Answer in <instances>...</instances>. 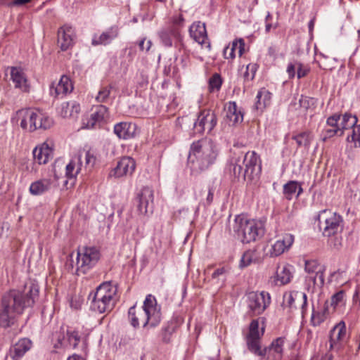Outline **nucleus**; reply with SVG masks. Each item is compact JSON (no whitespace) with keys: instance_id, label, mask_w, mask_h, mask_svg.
I'll use <instances>...</instances> for the list:
<instances>
[{"instance_id":"nucleus-1","label":"nucleus","mask_w":360,"mask_h":360,"mask_svg":"<svg viewBox=\"0 0 360 360\" xmlns=\"http://www.w3.org/2000/svg\"><path fill=\"white\" fill-rule=\"evenodd\" d=\"M39 292V285L30 282L25 284L23 292L11 290L5 292L0 304V326L8 328L13 326L25 309L34 304Z\"/></svg>"},{"instance_id":"nucleus-2","label":"nucleus","mask_w":360,"mask_h":360,"mask_svg":"<svg viewBox=\"0 0 360 360\" xmlns=\"http://www.w3.org/2000/svg\"><path fill=\"white\" fill-rule=\"evenodd\" d=\"M161 307L155 296L146 295L141 309H136V304L128 310V320L134 328H138L141 323L144 329L154 328L161 322Z\"/></svg>"},{"instance_id":"nucleus-3","label":"nucleus","mask_w":360,"mask_h":360,"mask_svg":"<svg viewBox=\"0 0 360 360\" xmlns=\"http://www.w3.org/2000/svg\"><path fill=\"white\" fill-rule=\"evenodd\" d=\"M218 155L217 145L211 140L193 142L190 148L188 166L193 173L207 169L216 160Z\"/></svg>"},{"instance_id":"nucleus-4","label":"nucleus","mask_w":360,"mask_h":360,"mask_svg":"<svg viewBox=\"0 0 360 360\" xmlns=\"http://www.w3.org/2000/svg\"><path fill=\"white\" fill-rule=\"evenodd\" d=\"M74 253L69 255L65 263L66 269L73 274H86L93 269L101 258L100 250L94 246H83L79 248L76 257Z\"/></svg>"},{"instance_id":"nucleus-5","label":"nucleus","mask_w":360,"mask_h":360,"mask_svg":"<svg viewBox=\"0 0 360 360\" xmlns=\"http://www.w3.org/2000/svg\"><path fill=\"white\" fill-rule=\"evenodd\" d=\"M236 237L243 243L255 242L263 237L264 224L261 220L249 219L245 214L236 215L232 225Z\"/></svg>"},{"instance_id":"nucleus-6","label":"nucleus","mask_w":360,"mask_h":360,"mask_svg":"<svg viewBox=\"0 0 360 360\" xmlns=\"http://www.w3.org/2000/svg\"><path fill=\"white\" fill-rule=\"evenodd\" d=\"M357 122V117L350 112L334 113L327 117L321 133V139L326 142L335 136L341 137L345 131L350 129Z\"/></svg>"},{"instance_id":"nucleus-7","label":"nucleus","mask_w":360,"mask_h":360,"mask_svg":"<svg viewBox=\"0 0 360 360\" xmlns=\"http://www.w3.org/2000/svg\"><path fill=\"white\" fill-rule=\"evenodd\" d=\"M16 116L20 127L30 132L37 129H47L53 124V119L39 109H21L17 111Z\"/></svg>"},{"instance_id":"nucleus-8","label":"nucleus","mask_w":360,"mask_h":360,"mask_svg":"<svg viewBox=\"0 0 360 360\" xmlns=\"http://www.w3.org/2000/svg\"><path fill=\"white\" fill-rule=\"evenodd\" d=\"M116 292L115 286L110 281L101 283L96 288V291L89 295L91 309L99 314L110 311L114 306L113 298Z\"/></svg>"},{"instance_id":"nucleus-9","label":"nucleus","mask_w":360,"mask_h":360,"mask_svg":"<svg viewBox=\"0 0 360 360\" xmlns=\"http://www.w3.org/2000/svg\"><path fill=\"white\" fill-rule=\"evenodd\" d=\"M185 19L181 14L173 15L169 22L157 32L160 43L165 48H171L183 39L181 30L184 27Z\"/></svg>"},{"instance_id":"nucleus-10","label":"nucleus","mask_w":360,"mask_h":360,"mask_svg":"<svg viewBox=\"0 0 360 360\" xmlns=\"http://www.w3.org/2000/svg\"><path fill=\"white\" fill-rule=\"evenodd\" d=\"M319 226L323 227L324 236L330 237L335 235L340 229L342 218L340 214L328 210H323L317 216Z\"/></svg>"},{"instance_id":"nucleus-11","label":"nucleus","mask_w":360,"mask_h":360,"mask_svg":"<svg viewBox=\"0 0 360 360\" xmlns=\"http://www.w3.org/2000/svg\"><path fill=\"white\" fill-rule=\"evenodd\" d=\"M271 295L266 291L252 292L248 296V305L253 316L262 314L271 304Z\"/></svg>"},{"instance_id":"nucleus-12","label":"nucleus","mask_w":360,"mask_h":360,"mask_svg":"<svg viewBox=\"0 0 360 360\" xmlns=\"http://www.w3.org/2000/svg\"><path fill=\"white\" fill-rule=\"evenodd\" d=\"M242 156V162L248 178L253 179L259 176L262 171V162L259 155L255 151H248L246 153H239Z\"/></svg>"},{"instance_id":"nucleus-13","label":"nucleus","mask_w":360,"mask_h":360,"mask_svg":"<svg viewBox=\"0 0 360 360\" xmlns=\"http://www.w3.org/2000/svg\"><path fill=\"white\" fill-rule=\"evenodd\" d=\"M217 123L216 113L210 109H203L200 111L197 120L194 122V129L200 134L210 133Z\"/></svg>"},{"instance_id":"nucleus-14","label":"nucleus","mask_w":360,"mask_h":360,"mask_svg":"<svg viewBox=\"0 0 360 360\" xmlns=\"http://www.w3.org/2000/svg\"><path fill=\"white\" fill-rule=\"evenodd\" d=\"M56 335L57 339L56 348L70 346L75 349L81 340L79 331L68 326H62L60 332L57 333Z\"/></svg>"},{"instance_id":"nucleus-15","label":"nucleus","mask_w":360,"mask_h":360,"mask_svg":"<svg viewBox=\"0 0 360 360\" xmlns=\"http://www.w3.org/2000/svg\"><path fill=\"white\" fill-rule=\"evenodd\" d=\"M347 338V328L345 321L338 323L330 331V350L339 353L344 348Z\"/></svg>"},{"instance_id":"nucleus-16","label":"nucleus","mask_w":360,"mask_h":360,"mask_svg":"<svg viewBox=\"0 0 360 360\" xmlns=\"http://www.w3.org/2000/svg\"><path fill=\"white\" fill-rule=\"evenodd\" d=\"M304 271L311 275L314 285L322 287L324 285V273L326 267L322 265L316 259H309L304 260Z\"/></svg>"},{"instance_id":"nucleus-17","label":"nucleus","mask_w":360,"mask_h":360,"mask_svg":"<svg viewBox=\"0 0 360 360\" xmlns=\"http://www.w3.org/2000/svg\"><path fill=\"white\" fill-rule=\"evenodd\" d=\"M283 304L290 309H296L297 304H299L304 318L307 312V295L305 292L296 290L285 292L283 295Z\"/></svg>"},{"instance_id":"nucleus-18","label":"nucleus","mask_w":360,"mask_h":360,"mask_svg":"<svg viewBox=\"0 0 360 360\" xmlns=\"http://www.w3.org/2000/svg\"><path fill=\"white\" fill-rule=\"evenodd\" d=\"M57 35L58 46L61 51H65L74 46L76 40V33L75 28L71 25L65 24L60 27Z\"/></svg>"},{"instance_id":"nucleus-19","label":"nucleus","mask_w":360,"mask_h":360,"mask_svg":"<svg viewBox=\"0 0 360 360\" xmlns=\"http://www.w3.org/2000/svg\"><path fill=\"white\" fill-rule=\"evenodd\" d=\"M189 34L202 49H206L209 51L211 50V43L207 36L205 23L200 21L194 22L189 27Z\"/></svg>"},{"instance_id":"nucleus-20","label":"nucleus","mask_w":360,"mask_h":360,"mask_svg":"<svg viewBox=\"0 0 360 360\" xmlns=\"http://www.w3.org/2000/svg\"><path fill=\"white\" fill-rule=\"evenodd\" d=\"M135 169L134 159L129 156H124L117 162L116 167L112 169L110 176L115 178L131 176Z\"/></svg>"},{"instance_id":"nucleus-21","label":"nucleus","mask_w":360,"mask_h":360,"mask_svg":"<svg viewBox=\"0 0 360 360\" xmlns=\"http://www.w3.org/2000/svg\"><path fill=\"white\" fill-rule=\"evenodd\" d=\"M153 191L148 187H143L137 193L136 201L137 210L141 214H146L149 211L152 212L153 203Z\"/></svg>"},{"instance_id":"nucleus-22","label":"nucleus","mask_w":360,"mask_h":360,"mask_svg":"<svg viewBox=\"0 0 360 360\" xmlns=\"http://www.w3.org/2000/svg\"><path fill=\"white\" fill-rule=\"evenodd\" d=\"M74 86L70 77L61 76L57 83H52L50 86V94L54 98H63L73 91Z\"/></svg>"},{"instance_id":"nucleus-23","label":"nucleus","mask_w":360,"mask_h":360,"mask_svg":"<svg viewBox=\"0 0 360 360\" xmlns=\"http://www.w3.org/2000/svg\"><path fill=\"white\" fill-rule=\"evenodd\" d=\"M293 266L286 264L277 268L275 275L270 277L269 283L271 285L281 286L290 282L292 278Z\"/></svg>"},{"instance_id":"nucleus-24","label":"nucleus","mask_w":360,"mask_h":360,"mask_svg":"<svg viewBox=\"0 0 360 360\" xmlns=\"http://www.w3.org/2000/svg\"><path fill=\"white\" fill-rule=\"evenodd\" d=\"M108 108L103 105H98L95 107L94 112L90 117L82 120V128L90 129L96 127L97 124L102 122L108 116Z\"/></svg>"},{"instance_id":"nucleus-25","label":"nucleus","mask_w":360,"mask_h":360,"mask_svg":"<svg viewBox=\"0 0 360 360\" xmlns=\"http://www.w3.org/2000/svg\"><path fill=\"white\" fill-rule=\"evenodd\" d=\"M295 236L291 233H285L278 238L272 245L270 250L271 257H278L284 252L288 250L292 245Z\"/></svg>"},{"instance_id":"nucleus-26","label":"nucleus","mask_w":360,"mask_h":360,"mask_svg":"<svg viewBox=\"0 0 360 360\" xmlns=\"http://www.w3.org/2000/svg\"><path fill=\"white\" fill-rule=\"evenodd\" d=\"M119 33L118 26L112 25L101 34H94L91 40V44L93 46L108 45L119 36Z\"/></svg>"},{"instance_id":"nucleus-27","label":"nucleus","mask_w":360,"mask_h":360,"mask_svg":"<svg viewBox=\"0 0 360 360\" xmlns=\"http://www.w3.org/2000/svg\"><path fill=\"white\" fill-rule=\"evenodd\" d=\"M228 169L233 181L239 180L240 178L243 179L248 178L246 173H245L242 156H239L238 153H234L230 159Z\"/></svg>"},{"instance_id":"nucleus-28","label":"nucleus","mask_w":360,"mask_h":360,"mask_svg":"<svg viewBox=\"0 0 360 360\" xmlns=\"http://www.w3.org/2000/svg\"><path fill=\"white\" fill-rule=\"evenodd\" d=\"M284 338H278L269 347H264V359L266 360H281L283 354Z\"/></svg>"},{"instance_id":"nucleus-29","label":"nucleus","mask_w":360,"mask_h":360,"mask_svg":"<svg viewBox=\"0 0 360 360\" xmlns=\"http://www.w3.org/2000/svg\"><path fill=\"white\" fill-rule=\"evenodd\" d=\"M33 156L34 161L39 165H45L53 158V150L45 142L34 148Z\"/></svg>"},{"instance_id":"nucleus-30","label":"nucleus","mask_w":360,"mask_h":360,"mask_svg":"<svg viewBox=\"0 0 360 360\" xmlns=\"http://www.w3.org/2000/svg\"><path fill=\"white\" fill-rule=\"evenodd\" d=\"M11 79L14 84L15 88L24 92L29 91L30 84L27 76L20 68H11Z\"/></svg>"},{"instance_id":"nucleus-31","label":"nucleus","mask_w":360,"mask_h":360,"mask_svg":"<svg viewBox=\"0 0 360 360\" xmlns=\"http://www.w3.org/2000/svg\"><path fill=\"white\" fill-rule=\"evenodd\" d=\"M271 101L272 94L266 88H262L257 93L253 109L262 114L271 105Z\"/></svg>"},{"instance_id":"nucleus-32","label":"nucleus","mask_w":360,"mask_h":360,"mask_svg":"<svg viewBox=\"0 0 360 360\" xmlns=\"http://www.w3.org/2000/svg\"><path fill=\"white\" fill-rule=\"evenodd\" d=\"M32 342L28 338H21L9 350L12 360H20L32 347Z\"/></svg>"},{"instance_id":"nucleus-33","label":"nucleus","mask_w":360,"mask_h":360,"mask_svg":"<svg viewBox=\"0 0 360 360\" xmlns=\"http://www.w3.org/2000/svg\"><path fill=\"white\" fill-rule=\"evenodd\" d=\"M136 124L129 122H121L114 126V133L119 139H122L134 138L136 134Z\"/></svg>"},{"instance_id":"nucleus-34","label":"nucleus","mask_w":360,"mask_h":360,"mask_svg":"<svg viewBox=\"0 0 360 360\" xmlns=\"http://www.w3.org/2000/svg\"><path fill=\"white\" fill-rule=\"evenodd\" d=\"M226 116L230 124H236L243 120V112L237 106L235 101H229L225 105Z\"/></svg>"},{"instance_id":"nucleus-35","label":"nucleus","mask_w":360,"mask_h":360,"mask_svg":"<svg viewBox=\"0 0 360 360\" xmlns=\"http://www.w3.org/2000/svg\"><path fill=\"white\" fill-rule=\"evenodd\" d=\"M328 316V302H325L323 305L317 310L313 308L310 320L311 326L314 327L319 326L327 320Z\"/></svg>"},{"instance_id":"nucleus-36","label":"nucleus","mask_w":360,"mask_h":360,"mask_svg":"<svg viewBox=\"0 0 360 360\" xmlns=\"http://www.w3.org/2000/svg\"><path fill=\"white\" fill-rule=\"evenodd\" d=\"M80 111V105L75 101H70L63 103L58 112L64 118L77 117Z\"/></svg>"},{"instance_id":"nucleus-37","label":"nucleus","mask_w":360,"mask_h":360,"mask_svg":"<svg viewBox=\"0 0 360 360\" xmlns=\"http://www.w3.org/2000/svg\"><path fill=\"white\" fill-rule=\"evenodd\" d=\"M52 181L50 179H41L32 182L29 191L32 195H41L51 189Z\"/></svg>"},{"instance_id":"nucleus-38","label":"nucleus","mask_w":360,"mask_h":360,"mask_svg":"<svg viewBox=\"0 0 360 360\" xmlns=\"http://www.w3.org/2000/svg\"><path fill=\"white\" fill-rule=\"evenodd\" d=\"M260 261L261 257L257 250H248L243 254L239 262V268L244 269L252 263H259Z\"/></svg>"},{"instance_id":"nucleus-39","label":"nucleus","mask_w":360,"mask_h":360,"mask_svg":"<svg viewBox=\"0 0 360 360\" xmlns=\"http://www.w3.org/2000/svg\"><path fill=\"white\" fill-rule=\"evenodd\" d=\"M302 191V184L297 181H289L283 186V195L288 200H291L295 195L299 197Z\"/></svg>"},{"instance_id":"nucleus-40","label":"nucleus","mask_w":360,"mask_h":360,"mask_svg":"<svg viewBox=\"0 0 360 360\" xmlns=\"http://www.w3.org/2000/svg\"><path fill=\"white\" fill-rule=\"evenodd\" d=\"M262 337H246V343L248 349L262 359H264V354L265 350L261 348L260 339Z\"/></svg>"},{"instance_id":"nucleus-41","label":"nucleus","mask_w":360,"mask_h":360,"mask_svg":"<svg viewBox=\"0 0 360 360\" xmlns=\"http://www.w3.org/2000/svg\"><path fill=\"white\" fill-rule=\"evenodd\" d=\"M227 269L223 266L217 269L212 274V280L214 284L218 285L219 287L224 285L226 280Z\"/></svg>"},{"instance_id":"nucleus-42","label":"nucleus","mask_w":360,"mask_h":360,"mask_svg":"<svg viewBox=\"0 0 360 360\" xmlns=\"http://www.w3.org/2000/svg\"><path fill=\"white\" fill-rule=\"evenodd\" d=\"M112 89L111 84L101 86L95 98L96 101L101 103L108 102Z\"/></svg>"},{"instance_id":"nucleus-43","label":"nucleus","mask_w":360,"mask_h":360,"mask_svg":"<svg viewBox=\"0 0 360 360\" xmlns=\"http://www.w3.org/2000/svg\"><path fill=\"white\" fill-rule=\"evenodd\" d=\"M176 59V57L174 59L169 58L166 62L163 69V73L165 75L169 76L171 74H172L174 76H177L179 74V68L174 65Z\"/></svg>"},{"instance_id":"nucleus-44","label":"nucleus","mask_w":360,"mask_h":360,"mask_svg":"<svg viewBox=\"0 0 360 360\" xmlns=\"http://www.w3.org/2000/svg\"><path fill=\"white\" fill-rule=\"evenodd\" d=\"M292 139L296 141L299 146L309 147L311 143V136L309 132L304 131L294 136Z\"/></svg>"},{"instance_id":"nucleus-45","label":"nucleus","mask_w":360,"mask_h":360,"mask_svg":"<svg viewBox=\"0 0 360 360\" xmlns=\"http://www.w3.org/2000/svg\"><path fill=\"white\" fill-rule=\"evenodd\" d=\"M222 85V79L219 74L214 73L209 79L210 92L219 91Z\"/></svg>"},{"instance_id":"nucleus-46","label":"nucleus","mask_w":360,"mask_h":360,"mask_svg":"<svg viewBox=\"0 0 360 360\" xmlns=\"http://www.w3.org/2000/svg\"><path fill=\"white\" fill-rule=\"evenodd\" d=\"M350 129H352V134L347 137V141L353 142L355 147L360 148V124H357L356 123Z\"/></svg>"},{"instance_id":"nucleus-47","label":"nucleus","mask_w":360,"mask_h":360,"mask_svg":"<svg viewBox=\"0 0 360 360\" xmlns=\"http://www.w3.org/2000/svg\"><path fill=\"white\" fill-rule=\"evenodd\" d=\"M299 103L301 108L308 110L314 108L316 106L317 101L312 97L301 96Z\"/></svg>"},{"instance_id":"nucleus-48","label":"nucleus","mask_w":360,"mask_h":360,"mask_svg":"<svg viewBox=\"0 0 360 360\" xmlns=\"http://www.w3.org/2000/svg\"><path fill=\"white\" fill-rule=\"evenodd\" d=\"M257 70V64H255V63L248 64L245 68V72H243L244 80L246 82L252 81L255 77Z\"/></svg>"},{"instance_id":"nucleus-49","label":"nucleus","mask_w":360,"mask_h":360,"mask_svg":"<svg viewBox=\"0 0 360 360\" xmlns=\"http://www.w3.org/2000/svg\"><path fill=\"white\" fill-rule=\"evenodd\" d=\"M264 330L262 328V333H259L258 320H252L250 324L249 333L247 337H262L264 334Z\"/></svg>"},{"instance_id":"nucleus-50","label":"nucleus","mask_w":360,"mask_h":360,"mask_svg":"<svg viewBox=\"0 0 360 360\" xmlns=\"http://www.w3.org/2000/svg\"><path fill=\"white\" fill-rule=\"evenodd\" d=\"M345 292L344 290H340L335 293L330 300V305L335 309L339 304L345 302Z\"/></svg>"},{"instance_id":"nucleus-51","label":"nucleus","mask_w":360,"mask_h":360,"mask_svg":"<svg viewBox=\"0 0 360 360\" xmlns=\"http://www.w3.org/2000/svg\"><path fill=\"white\" fill-rule=\"evenodd\" d=\"M76 162L75 160H71L66 166L65 175L68 179H73L76 177L80 170V167H78L77 169Z\"/></svg>"},{"instance_id":"nucleus-52","label":"nucleus","mask_w":360,"mask_h":360,"mask_svg":"<svg viewBox=\"0 0 360 360\" xmlns=\"http://www.w3.org/2000/svg\"><path fill=\"white\" fill-rule=\"evenodd\" d=\"M152 44L151 40L148 39L146 37L141 38L137 42L134 43V45L139 46L140 51L146 53L150 51Z\"/></svg>"},{"instance_id":"nucleus-53","label":"nucleus","mask_w":360,"mask_h":360,"mask_svg":"<svg viewBox=\"0 0 360 360\" xmlns=\"http://www.w3.org/2000/svg\"><path fill=\"white\" fill-rule=\"evenodd\" d=\"M236 42H231L223 50V55L226 59L233 60L236 57Z\"/></svg>"},{"instance_id":"nucleus-54","label":"nucleus","mask_w":360,"mask_h":360,"mask_svg":"<svg viewBox=\"0 0 360 360\" xmlns=\"http://www.w3.org/2000/svg\"><path fill=\"white\" fill-rule=\"evenodd\" d=\"M96 157L95 153L92 150H88L85 152V163L86 166L93 167L96 163Z\"/></svg>"},{"instance_id":"nucleus-55","label":"nucleus","mask_w":360,"mask_h":360,"mask_svg":"<svg viewBox=\"0 0 360 360\" xmlns=\"http://www.w3.org/2000/svg\"><path fill=\"white\" fill-rule=\"evenodd\" d=\"M309 72V68L307 66L301 63L300 62H297V76L299 79L305 77Z\"/></svg>"},{"instance_id":"nucleus-56","label":"nucleus","mask_w":360,"mask_h":360,"mask_svg":"<svg viewBox=\"0 0 360 360\" xmlns=\"http://www.w3.org/2000/svg\"><path fill=\"white\" fill-rule=\"evenodd\" d=\"M233 42H236V51H238V56L240 57L245 52V43L243 39L239 38L233 41Z\"/></svg>"},{"instance_id":"nucleus-57","label":"nucleus","mask_w":360,"mask_h":360,"mask_svg":"<svg viewBox=\"0 0 360 360\" xmlns=\"http://www.w3.org/2000/svg\"><path fill=\"white\" fill-rule=\"evenodd\" d=\"M215 191V188L213 185L208 186V193L205 199L206 205L209 206L212 204L214 199V193Z\"/></svg>"},{"instance_id":"nucleus-58","label":"nucleus","mask_w":360,"mask_h":360,"mask_svg":"<svg viewBox=\"0 0 360 360\" xmlns=\"http://www.w3.org/2000/svg\"><path fill=\"white\" fill-rule=\"evenodd\" d=\"M295 69H297V62L295 63H290L287 67V72L290 79L294 78L295 76Z\"/></svg>"},{"instance_id":"nucleus-59","label":"nucleus","mask_w":360,"mask_h":360,"mask_svg":"<svg viewBox=\"0 0 360 360\" xmlns=\"http://www.w3.org/2000/svg\"><path fill=\"white\" fill-rule=\"evenodd\" d=\"M191 64V60L188 56L183 55L180 58V65L182 69L187 68Z\"/></svg>"},{"instance_id":"nucleus-60","label":"nucleus","mask_w":360,"mask_h":360,"mask_svg":"<svg viewBox=\"0 0 360 360\" xmlns=\"http://www.w3.org/2000/svg\"><path fill=\"white\" fill-rule=\"evenodd\" d=\"M125 52H127L128 56L129 57V61H131L134 58L136 51L135 49V45H131L124 49Z\"/></svg>"},{"instance_id":"nucleus-61","label":"nucleus","mask_w":360,"mask_h":360,"mask_svg":"<svg viewBox=\"0 0 360 360\" xmlns=\"http://www.w3.org/2000/svg\"><path fill=\"white\" fill-rule=\"evenodd\" d=\"M332 356L327 354H317L313 356L310 360H331Z\"/></svg>"},{"instance_id":"nucleus-62","label":"nucleus","mask_w":360,"mask_h":360,"mask_svg":"<svg viewBox=\"0 0 360 360\" xmlns=\"http://www.w3.org/2000/svg\"><path fill=\"white\" fill-rule=\"evenodd\" d=\"M278 23L274 25L271 22H265V31L268 33L272 28L276 29Z\"/></svg>"},{"instance_id":"nucleus-63","label":"nucleus","mask_w":360,"mask_h":360,"mask_svg":"<svg viewBox=\"0 0 360 360\" xmlns=\"http://www.w3.org/2000/svg\"><path fill=\"white\" fill-rule=\"evenodd\" d=\"M66 360H86L83 356L77 354H73L69 356Z\"/></svg>"},{"instance_id":"nucleus-64","label":"nucleus","mask_w":360,"mask_h":360,"mask_svg":"<svg viewBox=\"0 0 360 360\" xmlns=\"http://www.w3.org/2000/svg\"><path fill=\"white\" fill-rule=\"evenodd\" d=\"M31 0H13V5L22 6L27 3H29Z\"/></svg>"}]
</instances>
